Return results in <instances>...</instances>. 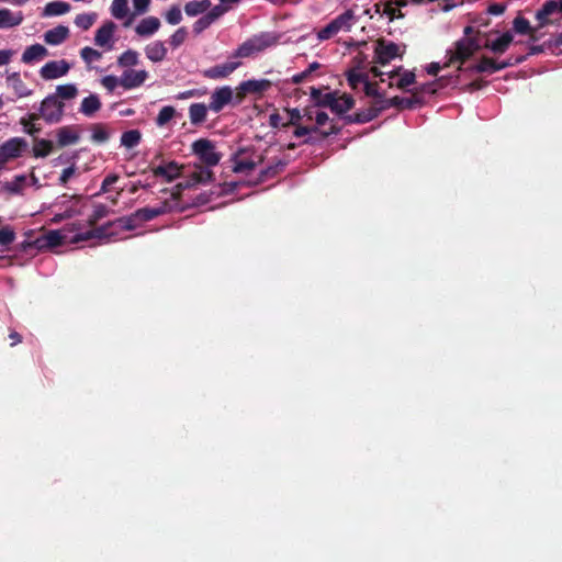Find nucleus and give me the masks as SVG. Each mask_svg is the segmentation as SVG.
I'll return each instance as SVG.
<instances>
[{"label": "nucleus", "mask_w": 562, "mask_h": 562, "mask_svg": "<svg viewBox=\"0 0 562 562\" xmlns=\"http://www.w3.org/2000/svg\"><path fill=\"white\" fill-rule=\"evenodd\" d=\"M463 33L464 37L457 41L453 48L447 50V61L443 64V68L456 64L464 65L482 48L483 45L479 37L480 31H475L474 27L469 25L464 27Z\"/></svg>", "instance_id": "nucleus-1"}, {"label": "nucleus", "mask_w": 562, "mask_h": 562, "mask_svg": "<svg viewBox=\"0 0 562 562\" xmlns=\"http://www.w3.org/2000/svg\"><path fill=\"white\" fill-rule=\"evenodd\" d=\"M526 60V56H519L517 58L509 57L506 60H503L501 63L495 61L494 59L483 56L481 59L476 63H471L467 65L458 64L457 70L459 72H465L469 75L473 74H494L496 71L503 70L507 67L515 66L517 64H520Z\"/></svg>", "instance_id": "nucleus-2"}, {"label": "nucleus", "mask_w": 562, "mask_h": 562, "mask_svg": "<svg viewBox=\"0 0 562 562\" xmlns=\"http://www.w3.org/2000/svg\"><path fill=\"white\" fill-rule=\"evenodd\" d=\"M113 225H117L125 231H133L140 225V222H139L138 217L135 216V212H134L127 216H122V217L115 220L114 222H109L106 225L93 228L86 233L76 234L70 239V241L72 244H77V243L86 241V240H89L92 238L108 237L111 235V233H109V228Z\"/></svg>", "instance_id": "nucleus-3"}, {"label": "nucleus", "mask_w": 562, "mask_h": 562, "mask_svg": "<svg viewBox=\"0 0 562 562\" xmlns=\"http://www.w3.org/2000/svg\"><path fill=\"white\" fill-rule=\"evenodd\" d=\"M65 114V103L57 100L52 94L44 98L40 105L38 113H30L31 121H38L43 119L47 124L59 123Z\"/></svg>", "instance_id": "nucleus-4"}, {"label": "nucleus", "mask_w": 562, "mask_h": 562, "mask_svg": "<svg viewBox=\"0 0 562 562\" xmlns=\"http://www.w3.org/2000/svg\"><path fill=\"white\" fill-rule=\"evenodd\" d=\"M355 14L352 10H347L344 13L331 20L326 26L321 29L317 33L319 41H327L335 36L340 31H350L353 25Z\"/></svg>", "instance_id": "nucleus-5"}, {"label": "nucleus", "mask_w": 562, "mask_h": 562, "mask_svg": "<svg viewBox=\"0 0 562 562\" xmlns=\"http://www.w3.org/2000/svg\"><path fill=\"white\" fill-rule=\"evenodd\" d=\"M405 47L406 46L403 45V50H401L400 45L381 37L375 42L373 60L374 63L384 66L396 57L402 58Z\"/></svg>", "instance_id": "nucleus-6"}, {"label": "nucleus", "mask_w": 562, "mask_h": 562, "mask_svg": "<svg viewBox=\"0 0 562 562\" xmlns=\"http://www.w3.org/2000/svg\"><path fill=\"white\" fill-rule=\"evenodd\" d=\"M273 41L268 34L255 35L243 44H240L237 49L232 54L233 58H247L255 53H259L265 50L267 47L271 46Z\"/></svg>", "instance_id": "nucleus-7"}, {"label": "nucleus", "mask_w": 562, "mask_h": 562, "mask_svg": "<svg viewBox=\"0 0 562 562\" xmlns=\"http://www.w3.org/2000/svg\"><path fill=\"white\" fill-rule=\"evenodd\" d=\"M272 87V82L268 79H250L241 81L236 87L235 105L244 101L248 94L261 97L266 91Z\"/></svg>", "instance_id": "nucleus-8"}, {"label": "nucleus", "mask_w": 562, "mask_h": 562, "mask_svg": "<svg viewBox=\"0 0 562 562\" xmlns=\"http://www.w3.org/2000/svg\"><path fill=\"white\" fill-rule=\"evenodd\" d=\"M192 153L198 156L206 167L216 166L222 158V155L216 151L214 143L207 138H200L193 142Z\"/></svg>", "instance_id": "nucleus-9"}, {"label": "nucleus", "mask_w": 562, "mask_h": 562, "mask_svg": "<svg viewBox=\"0 0 562 562\" xmlns=\"http://www.w3.org/2000/svg\"><path fill=\"white\" fill-rule=\"evenodd\" d=\"M27 147V143L22 137H12L0 145V170L12 159L21 157Z\"/></svg>", "instance_id": "nucleus-10"}, {"label": "nucleus", "mask_w": 562, "mask_h": 562, "mask_svg": "<svg viewBox=\"0 0 562 562\" xmlns=\"http://www.w3.org/2000/svg\"><path fill=\"white\" fill-rule=\"evenodd\" d=\"M229 103L235 104L234 91L229 86H223L212 92L209 109L214 113H218Z\"/></svg>", "instance_id": "nucleus-11"}, {"label": "nucleus", "mask_w": 562, "mask_h": 562, "mask_svg": "<svg viewBox=\"0 0 562 562\" xmlns=\"http://www.w3.org/2000/svg\"><path fill=\"white\" fill-rule=\"evenodd\" d=\"M69 69L70 66L65 59L52 60L41 68L40 75L44 80H53L65 76Z\"/></svg>", "instance_id": "nucleus-12"}, {"label": "nucleus", "mask_w": 562, "mask_h": 562, "mask_svg": "<svg viewBox=\"0 0 562 562\" xmlns=\"http://www.w3.org/2000/svg\"><path fill=\"white\" fill-rule=\"evenodd\" d=\"M248 153V149L240 148L238 149L233 157L234 166L233 171L240 173V172H248L254 170L258 164H261L263 161V157L259 156L258 160L251 159L246 157V154Z\"/></svg>", "instance_id": "nucleus-13"}, {"label": "nucleus", "mask_w": 562, "mask_h": 562, "mask_svg": "<svg viewBox=\"0 0 562 562\" xmlns=\"http://www.w3.org/2000/svg\"><path fill=\"white\" fill-rule=\"evenodd\" d=\"M240 61H226L224 64L215 65L202 71L204 78L207 79H224L232 75L239 66Z\"/></svg>", "instance_id": "nucleus-14"}, {"label": "nucleus", "mask_w": 562, "mask_h": 562, "mask_svg": "<svg viewBox=\"0 0 562 562\" xmlns=\"http://www.w3.org/2000/svg\"><path fill=\"white\" fill-rule=\"evenodd\" d=\"M173 211V206L169 201H164L159 206H146L135 211V216L138 217L140 224L143 222L151 221L162 214Z\"/></svg>", "instance_id": "nucleus-15"}, {"label": "nucleus", "mask_w": 562, "mask_h": 562, "mask_svg": "<svg viewBox=\"0 0 562 562\" xmlns=\"http://www.w3.org/2000/svg\"><path fill=\"white\" fill-rule=\"evenodd\" d=\"M148 78L146 70L126 69L120 77V86L130 90L142 86Z\"/></svg>", "instance_id": "nucleus-16"}, {"label": "nucleus", "mask_w": 562, "mask_h": 562, "mask_svg": "<svg viewBox=\"0 0 562 562\" xmlns=\"http://www.w3.org/2000/svg\"><path fill=\"white\" fill-rule=\"evenodd\" d=\"M554 13H562V0H548L542 4L541 9L536 13L539 26L542 27L549 24V16Z\"/></svg>", "instance_id": "nucleus-17"}, {"label": "nucleus", "mask_w": 562, "mask_h": 562, "mask_svg": "<svg viewBox=\"0 0 562 562\" xmlns=\"http://www.w3.org/2000/svg\"><path fill=\"white\" fill-rule=\"evenodd\" d=\"M56 136L58 147L60 148L76 144L80 139V135L77 132L76 127L70 125L58 128L56 132Z\"/></svg>", "instance_id": "nucleus-18"}, {"label": "nucleus", "mask_w": 562, "mask_h": 562, "mask_svg": "<svg viewBox=\"0 0 562 562\" xmlns=\"http://www.w3.org/2000/svg\"><path fill=\"white\" fill-rule=\"evenodd\" d=\"M353 106L355 99L352 98V95L347 93H344L341 95L337 94L330 108V111L342 119L345 115H348L347 112L351 110Z\"/></svg>", "instance_id": "nucleus-19"}, {"label": "nucleus", "mask_w": 562, "mask_h": 562, "mask_svg": "<svg viewBox=\"0 0 562 562\" xmlns=\"http://www.w3.org/2000/svg\"><path fill=\"white\" fill-rule=\"evenodd\" d=\"M156 177H162L168 182L173 181L181 175V167L176 161H169L166 165H160L153 169Z\"/></svg>", "instance_id": "nucleus-20"}, {"label": "nucleus", "mask_w": 562, "mask_h": 562, "mask_svg": "<svg viewBox=\"0 0 562 562\" xmlns=\"http://www.w3.org/2000/svg\"><path fill=\"white\" fill-rule=\"evenodd\" d=\"M7 83H8V87H10L14 91V94L18 98L30 97L33 92L31 89H29V87L25 85V82L21 79V76L19 72H12V74L8 75Z\"/></svg>", "instance_id": "nucleus-21"}, {"label": "nucleus", "mask_w": 562, "mask_h": 562, "mask_svg": "<svg viewBox=\"0 0 562 562\" xmlns=\"http://www.w3.org/2000/svg\"><path fill=\"white\" fill-rule=\"evenodd\" d=\"M378 117L376 111L371 108V105L362 111L356 112L350 115H345L342 117L344 125H350V124H364L368 122H371Z\"/></svg>", "instance_id": "nucleus-22"}, {"label": "nucleus", "mask_w": 562, "mask_h": 562, "mask_svg": "<svg viewBox=\"0 0 562 562\" xmlns=\"http://www.w3.org/2000/svg\"><path fill=\"white\" fill-rule=\"evenodd\" d=\"M69 37V29L65 25H58L44 33V41L48 45H59Z\"/></svg>", "instance_id": "nucleus-23"}, {"label": "nucleus", "mask_w": 562, "mask_h": 562, "mask_svg": "<svg viewBox=\"0 0 562 562\" xmlns=\"http://www.w3.org/2000/svg\"><path fill=\"white\" fill-rule=\"evenodd\" d=\"M48 55V50L41 44H34L25 48L22 54L21 60L24 64H32L45 58Z\"/></svg>", "instance_id": "nucleus-24"}, {"label": "nucleus", "mask_w": 562, "mask_h": 562, "mask_svg": "<svg viewBox=\"0 0 562 562\" xmlns=\"http://www.w3.org/2000/svg\"><path fill=\"white\" fill-rule=\"evenodd\" d=\"M116 25L112 21H106L95 32L94 43L97 46H106L113 37Z\"/></svg>", "instance_id": "nucleus-25"}, {"label": "nucleus", "mask_w": 562, "mask_h": 562, "mask_svg": "<svg viewBox=\"0 0 562 562\" xmlns=\"http://www.w3.org/2000/svg\"><path fill=\"white\" fill-rule=\"evenodd\" d=\"M167 47L161 41H155L145 47L146 57L154 63L162 61L167 56Z\"/></svg>", "instance_id": "nucleus-26"}, {"label": "nucleus", "mask_w": 562, "mask_h": 562, "mask_svg": "<svg viewBox=\"0 0 562 562\" xmlns=\"http://www.w3.org/2000/svg\"><path fill=\"white\" fill-rule=\"evenodd\" d=\"M160 27V21L156 16H148L143 19L137 26L135 27V32L139 36H150L156 33Z\"/></svg>", "instance_id": "nucleus-27"}, {"label": "nucleus", "mask_w": 562, "mask_h": 562, "mask_svg": "<svg viewBox=\"0 0 562 562\" xmlns=\"http://www.w3.org/2000/svg\"><path fill=\"white\" fill-rule=\"evenodd\" d=\"M23 21L21 11L13 13L10 9H0V29L18 26Z\"/></svg>", "instance_id": "nucleus-28"}, {"label": "nucleus", "mask_w": 562, "mask_h": 562, "mask_svg": "<svg viewBox=\"0 0 562 562\" xmlns=\"http://www.w3.org/2000/svg\"><path fill=\"white\" fill-rule=\"evenodd\" d=\"M102 103L97 94H90L83 98L80 104V113L87 117H92L101 109Z\"/></svg>", "instance_id": "nucleus-29"}, {"label": "nucleus", "mask_w": 562, "mask_h": 562, "mask_svg": "<svg viewBox=\"0 0 562 562\" xmlns=\"http://www.w3.org/2000/svg\"><path fill=\"white\" fill-rule=\"evenodd\" d=\"M66 236L60 231H49L42 238L36 239L38 247L54 248L61 246L65 243Z\"/></svg>", "instance_id": "nucleus-30"}, {"label": "nucleus", "mask_w": 562, "mask_h": 562, "mask_svg": "<svg viewBox=\"0 0 562 562\" xmlns=\"http://www.w3.org/2000/svg\"><path fill=\"white\" fill-rule=\"evenodd\" d=\"M513 40V34L510 32H505L501 37L491 43L486 41L484 47L490 48L493 53L501 55L507 50Z\"/></svg>", "instance_id": "nucleus-31"}, {"label": "nucleus", "mask_w": 562, "mask_h": 562, "mask_svg": "<svg viewBox=\"0 0 562 562\" xmlns=\"http://www.w3.org/2000/svg\"><path fill=\"white\" fill-rule=\"evenodd\" d=\"M390 103H393L394 108L397 109H415L417 105H420L423 103V98L418 97L417 93L412 92L411 98H402L398 95H395L393 98H390Z\"/></svg>", "instance_id": "nucleus-32"}, {"label": "nucleus", "mask_w": 562, "mask_h": 562, "mask_svg": "<svg viewBox=\"0 0 562 562\" xmlns=\"http://www.w3.org/2000/svg\"><path fill=\"white\" fill-rule=\"evenodd\" d=\"M211 0H191L184 4V12L188 16H196L211 8Z\"/></svg>", "instance_id": "nucleus-33"}, {"label": "nucleus", "mask_w": 562, "mask_h": 562, "mask_svg": "<svg viewBox=\"0 0 562 562\" xmlns=\"http://www.w3.org/2000/svg\"><path fill=\"white\" fill-rule=\"evenodd\" d=\"M209 105L204 103H192L189 108L190 122L193 125H200L205 122Z\"/></svg>", "instance_id": "nucleus-34"}, {"label": "nucleus", "mask_w": 562, "mask_h": 562, "mask_svg": "<svg viewBox=\"0 0 562 562\" xmlns=\"http://www.w3.org/2000/svg\"><path fill=\"white\" fill-rule=\"evenodd\" d=\"M54 149L52 140L45 138H35L33 145V156L36 158L47 157Z\"/></svg>", "instance_id": "nucleus-35"}, {"label": "nucleus", "mask_w": 562, "mask_h": 562, "mask_svg": "<svg viewBox=\"0 0 562 562\" xmlns=\"http://www.w3.org/2000/svg\"><path fill=\"white\" fill-rule=\"evenodd\" d=\"M91 140L97 144L106 143L110 139V133L103 123H93L90 126Z\"/></svg>", "instance_id": "nucleus-36"}, {"label": "nucleus", "mask_w": 562, "mask_h": 562, "mask_svg": "<svg viewBox=\"0 0 562 562\" xmlns=\"http://www.w3.org/2000/svg\"><path fill=\"white\" fill-rule=\"evenodd\" d=\"M78 89L74 83L59 85L56 87L55 93H52L57 100H72L77 97Z\"/></svg>", "instance_id": "nucleus-37"}, {"label": "nucleus", "mask_w": 562, "mask_h": 562, "mask_svg": "<svg viewBox=\"0 0 562 562\" xmlns=\"http://www.w3.org/2000/svg\"><path fill=\"white\" fill-rule=\"evenodd\" d=\"M295 128L293 131V136L296 138H301L306 136V138L302 142V144H314L316 142L315 138L311 136L313 133H318L319 128L317 126H304L302 124L293 125Z\"/></svg>", "instance_id": "nucleus-38"}, {"label": "nucleus", "mask_w": 562, "mask_h": 562, "mask_svg": "<svg viewBox=\"0 0 562 562\" xmlns=\"http://www.w3.org/2000/svg\"><path fill=\"white\" fill-rule=\"evenodd\" d=\"M514 31L518 34H529L532 41H537L536 30L530 26V23L524 16L515 18L513 22Z\"/></svg>", "instance_id": "nucleus-39"}, {"label": "nucleus", "mask_w": 562, "mask_h": 562, "mask_svg": "<svg viewBox=\"0 0 562 562\" xmlns=\"http://www.w3.org/2000/svg\"><path fill=\"white\" fill-rule=\"evenodd\" d=\"M286 165H288V162L284 160H281V159L277 160L274 164L268 166L267 168H265L260 171L259 180L261 182H263L268 179L276 177L277 175H279L280 172H282L284 170Z\"/></svg>", "instance_id": "nucleus-40"}, {"label": "nucleus", "mask_w": 562, "mask_h": 562, "mask_svg": "<svg viewBox=\"0 0 562 562\" xmlns=\"http://www.w3.org/2000/svg\"><path fill=\"white\" fill-rule=\"evenodd\" d=\"M70 11V4L63 1L48 2L44 8V15L55 16L63 15Z\"/></svg>", "instance_id": "nucleus-41"}, {"label": "nucleus", "mask_w": 562, "mask_h": 562, "mask_svg": "<svg viewBox=\"0 0 562 562\" xmlns=\"http://www.w3.org/2000/svg\"><path fill=\"white\" fill-rule=\"evenodd\" d=\"M142 134L138 130H130L122 134L121 145L126 148H133L139 144Z\"/></svg>", "instance_id": "nucleus-42"}, {"label": "nucleus", "mask_w": 562, "mask_h": 562, "mask_svg": "<svg viewBox=\"0 0 562 562\" xmlns=\"http://www.w3.org/2000/svg\"><path fill=\"white\" fill-rule=\"evenodd\" d=\"M346 76H347L348 85L352 90H357L360 85L364 86V82L369 80L367 74L359 72L355 69L349 70L346 74Z\"/></svg>", "instance_id": "nucleus-43"}, {"label": "nucleus", "mask_w": 562, "mask_h": 562, "mask_svg": "<svg viewBox=\"0 0 562 562\" xmlns=\"http://www.w3.org/2000/svg\"><path fill=\"white\" fill-rule=\"evenodd\" d=\"M138 57L139 55L136 50L127 49L117 58V64L125 68L136 66L139 61Z\"/></svg>", "instance_id": "nucleus-44"}, {"label": "nucleus", "mask_w": 562, "mask_h": 562, "mask_svg": "<svg viewBox=\"0 0 562 562\" xmlns=\"http://www.w3.org/2000/svg\"><path fill=\"white\" fill-rule=\"evenodd\" d=\"M97 20V13H81L75 18V24L77 27L87 31L89 30Z\"/></svg>", "instance_id": "nucleus-45"}, {"label": "nucleus", "mask_w": 562, "mask_h": 562, "mask_svg": "<svg viewBox=\"0 0 562 562\" xmlns=\"http://www.w3.org/2000/svg\"><path fill=\"white\" fill-rule=\"evenodd\" d=\"M128 13V0H113L111 5V14L115 19H123Z\"/></svg>", "instance_id": "nucleus-46"}, {"label": "nucleus", "mask_w": 562, "mask_h": 562, "mask_svg": "<svg viewBox=\"0 0 562 562\" xmlns=\"http://www.w3.org/2000/svg\"><path fill=\"white\" fill-rule=\"evenodd\" d=\"M176 114V110L171 105H167L160 109L157 117H156V124L158 126H165L169 121L172 120V117Z\"/></svg>", "instance_id": "nucleus-47"}, {"label": "nucleus", "mask_w": 562, "mask_h": 562, "mask_svg": "<svg viewBox=\"0 0 562 562\" xmlns=\"http://www.w3.org/2000/svg\"><path fill=\"white\" fill-rule=\"evenodd\" d=\"M371 108L376 111V115L379 116L381 112L393 106V103H390V99L385 98V93L382 92L380 97H376L371 102Z\"/></svg>", "instance_id": "nucleus-48"}, {"label": "nucleus", "mask_w": 562, "mask_h": 562, "mask_svg": "<svg viewBox=\"0 0 562 562\" xmlns=\"http://www.w3.org/2000/svg\"><path fill=\"white\" fill-rule=\"evenodd\" d=\"M110 210L104 204H98L94 206L92 214L89 216L88 223L90 226H94L100 220L109 214Z\"/></svg>", "instance_id": "nucleus-49"}, {"label": "nucleus", "mask_w": 562, "mask_h": 562, "mask_svg": "<svg viewBox=\"0 0 562 562\" xmlns=\"http://www.w3.org/2000/svg\"><path fill=\"white\" fill-rule=\"evenodd\" d=\"M188 31L184 26L179 27L169 38V44L172 48H178L187 40Z\"/></svg>", "instance_id": "nucleus-50"}, {"label": "nucleus", "mask_w": 562, "mask_h": 562, "mask_svg": "<svg viewBox=\"0 0 562 562\" xmlns=\"http://www.w3.org/2000/svg\"><path fill=\"white\" fill-rule=\"evenodd\" d=\"M165 19L171 25L179 24L182 21L180 7L177 4L171 5L170 9L166 12Z\"/></svg>", "instance_id": "nucleus-51"}, {"label": "nucleus", "mask_w": 562, "mask_h": 562, "mask_svg": "<svg viewBox=\"0 0 562 562\" xmlns=\"http://www.w3.org/2000/svg\"><path fill=\"white\" fill-rule=\"evenodd\" d=\"M26 182V177L24 175L15 176L11 182L5 184V189L11 193H21L24 184Z\"/></svg>", "instance_id": "nucleus-52"}, {"label": "nucleus", "mask_w": 562, "mask_h": 562, "mask_svg": "<svg viewBox=\"0 0 562 562\" xmlns=\"http://www.w3.org/2000/svg\"><path fill=\"white\" fill-rule=\"evenodd\" d=\"M285 112L289 114V121L282 124V127H289L301 124L303 119L302 112L297 108H286Z\"/></svg>", "instance_id": "nucleus-53"}, {"label": "nucleus", "mask_w": 562, "mask_h": 562, "mask_svg": "<svg viewBox=\"0 0 562 562\" xmlns=\"http://www.w3.org/2000/svg\"><path fill=\"white\" fill-rule=\"evenodd\" d=\"M231 7L228 5H222L216 4L212 9H209L206 11L207 18L211 20L212 23H214L216 20H218L221 16H223L226 12H228Z\"/></svg>", "instance_id": "nucleus-54"}, {"label": "nucleus", "mask_w": 562, "mask_h": 562, "mask_svg": "<svg viewBox=\"0 0 562 562\" xmlns=\"http://www.w3.org/2000/svg\"><path fill=\"white\" fill-rule=\"evenodd\" d=\"M80 56L87 64H90L99 60L102 57V54L94 48L86 46L80 50Z\"/></svg>", "instance_id": "nucleus-55"}, {"label": "nucleus", "mask_w": 562, "mask_h": 562, "mask_svg": "<svg viewBox=\"0 0 562 562\" xmlns=\"http://www.w3.org/2000/svg\"><path fill=\"white\" fill-rule=\"evenodd\" d=\"M34 122L35 121L30 120V114L27 115V117H21L20 120V124L24 127L25 133H27L31 136H34L42 131V127L40 125H36Z\"/></svg>", "instance_id": "nucleus-56"}, {"label": "nucleus", "mask_w": 562, "mask_h": 562, "mask_svg": "<svg viewBox=\"0 0 562 562\" xmlns=\"http://www.w3.org/2000/svg\"><path fill=\"white\" fill-rule=\"evenodd\" d=\"M415 79H416V77H415V74L413 71H405L403 74V76L397 80L395 86L398 89L406 90L407 87H409L413 83H415Z\"/></svg>", "instance_id": "nucleus-57"}, {"label": "nucleus", "mask_w": 562, "mask_h": 562, "mask_svg": "<svg viewBox=\"0 0 562 562\" xmlns=\"http://www.w3.org/2000/svg\"><path fill=\"white\" fill-rule=\"evenodd\" d=\"M202 183L200 178L198 177V170H194L186 180L179 182L177 188L179 190L190 189L196 184Z\"/></svg>", "instance_id": "nucleus-58"}, {"label": "nucleus", "mask_w": 562, "mask_h": 562, "mask_svg": "<svg viewBox=\"0 0 562 562\" xmlns=\"http://www.w3.org/2000/svg\"><path fill=\"white\" fill-rule=\"evenodd\" d=\"M213 23L211 22V20L207 18L206 14H204L203 16H201L200 19H198L194 23H193V33L195 35H199L201 34L204 30H206L207 27H210Z\"/></svg>", "instance_id": "nucleus-59"}, {"label": "nucleus", "mask_w": 562, "mask_h": 562, "mask_svg": "<svg viewBox=\"0 0 562 562\" xmlns=\"http://www.w3.org/2000/svg\"><path fill=\"white\" fill-rule=\"evenodd\" d=\"M393 1H386L384 3L383 13L387 15L390 21H393L395 19L403 18L404 14L401 12V10L393 7Z\"/></svg>", "instance_id": "nucleus-60"}, {"label": "nucleus", "mask_w": 562, "mask_h": 562, "mask_svg": "<svg viewBox=\"0 0 562 562\" xmlns=\"http://www.w3.org/2000/svg\"><path fill=\"white\" fill-rule=\"evenodd\" d=\"M15 239V233L10 227H3L0 229V245L8 246Z\"/></svg>", "instance_id": "nucleus-61"}, {"label": "nucleus", "mask_w": 562, "mask_h": 562, "mask_svg": "<svg viewBox=\"0 0 562 562\" xmlns=\"http://www.w3.org/2000/svg\"><path fill=\"white\" fill-rule=\"evenodd\" d=\"M337 94H338V91L323 93L321 99L316 103V106L330 109Z\"/></svg>", "instance_id": "nucleus-62"}, {"label": "nucleus", "mask_w": 562, "mask_h": 562, "mask_svg": "<svg viewBox=\"0 0 562 562\" xmlns=\"http://www.w3.org/2000/svg\"><path fill=\"white\" fill-rule=\"evenodd\" d=\"M120 177L116 173L108 175L102 181L100 191L98 194H104L110 191V187L119 181Z\"/></svg>", "instance_id": "nucleus-63"}, {"label": "nucleus", "mask_w": 562, "mask_h": 562, "mask_svg": "<svg viewBox=\"0 0 562 562\" xmlns=\"http://www.w3.org/2000/svg\"><path fill=\"white\" fill-rule=\"evenodd\" d=\"M363 91L367 97H371L372 99L380 97L382 92L379 90V85L376 82L366 81L363 86Z\"/></svg>", "instance_id": "nucleus-64"}]
</instances>
